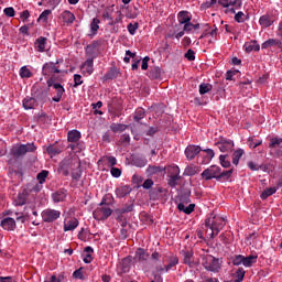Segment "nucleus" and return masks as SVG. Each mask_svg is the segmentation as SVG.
I'll list each match as a JSON object with an SVG mask.
<instances>
[{"mask_svg":"<svg viewBox=\"0 0 282 282\" xmlns=\"http://www.w3.org/2000/svg\"><path fill=\"white\" fill-rule=\"evenodd\" d=\"M80 166V161L74 160L72 158H66L64 159L57 169L58 173H62L64 177H67L69 175V169L70 171L74 169H79Z\"/></svg>","mask_w":282,"mask_h":282,"instance_id":"nucleus-3","label":"nucleus"},{"mask_svg":"<svg viewBox=\"0 0 282 282\" xmlns=\"http://www.w3.org/2000/svg\"><path fill=\"white\" fill-rule=\"evenodd\" d=\"M46 153L50 154L51 158H54L55 155H59V153H63V148L54 143L46 148Z\"/></svg>","mask_w":282,"mask_h":282,"instance_id":"nucleus-18","label":"nucleus"},{"mask_svg":"<svg viewBox=\"0 0 282 282\" xmlns=\"http://www.w3.org/2000/svg\"><path fill=\"white\" fill-rule=\"evenodd\" d=\"M153 184H154L153 180L147 178V180L143 182L142 187H143L145 191H149L150 188L153 187Z\"/></svg>","mask_w":282,"mask_h":282,"instance_id":"nucleus-57","label":"nucleus"},{"mask_svg":"<svg viewBox=\"0 0 282 282\" xmlns=\"http://www.w3.org/2000/svg\"><path fill=\"white\" fill-rule=\"evenodd\" d=\"M252 263H257V256H242V265L246 268H251Z\"/></svg>","mask_w":282,"mask_h":282,"instance_id":"nucleus-33","label":"nucleus"},{"mask_svg":"<svg viewBox=\"0 0 282 282\" xmlns=\"http://www.w3.org/2000/svg\"><path fill=\"white\" fill-rule=\"evenodd\" d=\"M25 217H28V216H25L23 213H15V219H17V221H20L21 224H24Z\"/></svg>","mask_w":282,"mask_h":282,"instance_id":"nucleus-63","label":"nucleus"},{"mask_svg":"<svg viewBox=\"0 0 282 282\" xmlns=\"http://www.w3.org/2000/svg\"><path fill=\"white\" fill-rule=\"evenodd\" d=\"M224 226H226V220L220 216L209 217L204 224V227L207 228L206 232H208L210 239H215V237H217V235H219V232L224 229Z\"/></svg>","mask_w":282,"mask_h":282,"instance_id":"nucleus-2","label":"nucleus"},{"mask_svg":"<svg viewBox=\"0 0 282 282\" xmlns=\"http://www.w3.org/2000/svg\"><path fill=\"white\" fill-rule=\"evenodd\" d=\"M241 263L243 264V256L238 254L232 258L234 265H241Z\"/></svg>","mask_w":282,"mask_h":282,"instance_id":"nucleus-56","label":"nucleus"},{"mask_svg":"<svg viewBox=\"0 0 282 282\" xmlns=\"http://www.w3.org/2000/svg\"><path fill=\"white\" fill-rule=\"evenodd\" d=\"M167 184L171 186V188H175V186H180V180H182V176L180 175V166L173 165L167 167Z\"/></svg>","mask_w":282,"mask_h":282,"instance_id":"nucleus-6","label":"nucleus"},{"mask_svg":"<svg viewBox=\"0 0 282 282\" xmlns=\"http://www.w3.org/2000/svg\"><path fill=\"white\" fill-rule=\"evenodd\" d=\"M213 90V85L203 83L199 85V94L204 96V94H208V91Z\"/></svg>","mask_w":282,"mask_h":282,"instance_id":"nucleus-42","label":"nucleus"},{"mask_svg":"<svg viewBox=\"0 0 282 282\" xmlns=\"http://www.w3.org/2000/svg\"><path fill=\"white\" fill-rule=\"evenodd\" d=\"M203 268L208 272H219L221 270V264H219V259L207 254L203 258Z\"/></svg>","mask_w":282,"mask_h":282,"instance_id":"nucleus-5","label":"nucleus"},{"mask_svg":"<svg viewBox=\"0 0 282 282\" xmlns=\"http://www.w3.org/2000/svg\"><path fill=\"white\" fill-rule=\"evenodd\" d=\"M144 109L142 108H138L134 112V121L135 122H140V120H142L144 118Z\"/></svg>","mask_w":282,"mask_h":282,"instance_id":"nucleus-49","label":"nucleus"},{"mask_svg":"<svg viewBox=\"0 0 282 282\" xmlns=\"http://www.w3.org/2000/svg\"><path fill=\"white\" fill-rule=\"evenodd\" d=\"M204 152L207 154L205 158V162H208L209 160L215 158V151H213L212 149H206L204 150Z\"/></svg>","mask_w":282,"mask_h":282,"instance_id":"nucleus-61","label":"nucleus"},{"mask_svg":"<svg viewBox=\"0 0 282 282\" xmlns=\"http://www.w3.org/2000/svg\"><path fill=\"white\" fill-rule=\"evenodd\" d=\"M216 147L221 153H232L235 151V141L226 138H220Z\"/></svg>","mask_w":282,"mask_h":282,"instance_id":"nucleus-8","label":"nucleus"},{"mask_svg":"<svg viewBox=\"0 0 282 282\" xmlns=\"http://www.w3.org/2000/svg\"><path fill=\"white\" fill-rule=\"evenodd\" d=\"M280 47L281 41L274 40V39H269L264 43H262V50H268V47H274L276 46Z\"/></svg>","mask_w":282,"mask_h":282,"instance_id":"nucleus-31","label":"nucleus"},{"mask_svg":"<svg viewBox=\"0 0 282 282\" xmlns=\"http://www.w3.org/2000/svg\"><path fill=\"white\" fill-rule=\"evenodd\" d=\"M237 279L234 280L235 282H241L243 281V278L246 276V270L243 268H239L236 272Z\"/></svg>","mask_w":282,"mask_h":282,"instance_id":"nucleus-50","label":"nucleus"},{"mask_svg":"<svg viewBox=\"0 0 282 282\" xmlns=\"http://www.w3.org/2000/svg\"><path fill=\"white\" fill-rule=\"evenodd\" d=\"M219 161L224 169H230V156L228 154L220 155Z\"/></svg>","mask_w":282,"mask_h":282,"instance_id":"nucleus-39","label":"nucleus"},{"mask_svg":"<svg viewBox=\"0 0 282 282\" xmlns=\"http://www.w3.org/2000/svg\"><path fill=\"white\" fill-rule=\"evenodd\" d=\"M78 219L73 218L64 224V232H68V230H76L78 228Z\"/></svg>","mask_w":282,"mask_h":282,"instance_id":"nucleus-23","label":"nucleus"},{"mask_svg":"<svg viewBox=\"0 0 282 282\" xmlns=\"http://www.w3.org/2000/svg\"><path fill=\"white\" fill-rule=\"evenodd\" d=\"M46 83L48 87H53L56 91V96L53 97V101L61 102V98H63V94H65V88L63 87V85L55 83L54 76L50 77Z\"/></svg>","mask_w":282,"mask_h":282,"instance_id":"nucleus-9","label":"nucleus"},{"mask_svg":"<svg viewBox=\"0 0 282 282\" xmlns=\"http://www.w3.org/2000/svg\"><path fill=\"white\" fill-rule=\"evenodd\" d=\"M180 259L177 257H171L169 264L165 267L166 272H169V270H171L172 268H175V265H177Z\"/></svg>","mask_w":282,"mask_h":282,"instance_id":"nucleus-44","label":"nucleus"},{"mask_svg":"<svg viewBox=\"0 0 282 282\" xmlns=\"http://www.w3.org/2000/svg\"><path fill=\"white\" fill-rule=\"evenodd\" d=\"M65 197H67L66 189H58L52 194V199L54 204H58L59 202H65Z\"/></svg>","mask_w":282,"mask_h":282,"instance_id":"nucleus-16","label":"nucleus"},{"mask_svg":"<svg viewBox=\"0 0 282 282\" xmlns=\"http://www.w3.org/2000/svg\"><path fill=\"white\" fill-rule=\"evenodd\" d=\"M30 196V193L28 189H23L22 193L18 194L14 203L15 206H25L28 204V197Z\"/></svg>","mask_w":282,"mask_h":282,"instance_id":"nucleus-15","label":"nucleus"},{"mask_svg":"<svg viewBox=\"0 0 282 282\" xmlns=\"http://www.w3.org/2000/svg\"><path fill=\"white\" fill-rule=\"evenodd\" d=\"M3 12H4L6 17H10V18H12V17H14V14H17V12L14 11V8H12V7L6 8L3 10Z\"/></svg>","mask_w":282,"mask_h":282,"instance_id":"nucleus-62","label":"nucleus"},{"mask_svg":"<svg viewBox=\"0 0 282 282\" xmlns=\"http://www.w3.org/2000/svg\"><path fill=\"white\" fill-rule=\"evenodd\" d=\"M0 226L3 230H14L17 228V220H14V218L7 217L1 220Z\"/></svg>","mask_w":282,"mask_h":282,"instance_id":"nucleus-13","label":"nucleus"},{"mask_svg":"<svg viewBox=\"0 0 282 282\" xmlns=\"http://www.w3.org/2000/svg\"><path fill=\"white\" fill-rule=\"evenodd\" d=\"M161 76H162V69L158 66L151 68L149 72V78H151L152 80H158L161 78Z\"/></svg>","mask_w":282,"mask_h":282,"instance_id":"nucleus-27","label":"nucleus"},{"mask_svg":"<svg viewBox=\"0 0 282 282\" xmlns=\"http://www.w3.org/2000/svg\"><path fill=\"white\" fill-rule=\"evenodd\" d=\"M24 109H34L36 107V99L34 97H26L23 99Z\"/></svg>","mask_w":282,"mask_h":282,"instance_id":"nucleus-28","label":"nucleus"},{"mask_svg":"<svg viewBox=\"0 0 282 282\" xmlns=\"http://www.w3.org/2000/svg\"><path fill=\"white\" fill-rule=\"evenodd\" d=\"M177 209L181 213H185V215H191L193 210H195V204H189L187 207L184 205V203H178Z\"/></svg>","mask_w":282,"mask_h":282,"instance_id":"nucleus-25","label":"nucleus"},{"mask_svg":"<svg viewBox=\"0 0 282 282\" xmlns=\"http://www.w3.org/2000/svg\"><path fill=\"white\" fill-rule=\"evenodd\" d=\"M100 23V20L98 18H94L91 23H90V30L93 32V35L98 34V30H100V25H98Z\"/></svg>","mask_w":282,"mask_h":282,"instance_id":"nucleus-40","label":"nucleus"},{"mask_svg":"<svg viewBox=\"0 0 282 282\" xmlns=\"http://www.w3.org/2000/svg\"><path fill=\"white\" fill-rule=\"evenodd\" d=\"M111 131L113 133H122V131H127V124L124 123H112L110 126Z\"/></svg>","mask_w":282,"mask_h":282,"instance_id":"nucleus-34","label":"nucleus"},{"mask_svg":"<svg viewBox=\"0 0 282 282\" xmlns=\"http://www.w3.org/2000/svg\"><path fill=\"white\" fill-rule=\"evenodd\" d=\"M183 263L185 265H188L189 268H193V265H195V261L193 260V251L184 252Z\"/></svg>","mask_w":282,"mask_h":282,"instance_id":"nucleus-24","label":"nucleus"},{"mask_svg":"<svg viewBox=\"0 0 282 282\" xmlns=\"http://www.w3.org/2000/svg\"><path fill=\"white\" fill-rule=\"evenodd\" d=\"M82 69H85V72L89 75L94 74V57H88L83 64Z\"/></svg>","mask_w":282,"mask_h":282,"instance_id":"nucleus-21","label":"nucleus"},{"mask_svg":"<svg viewBox=\"0 0 282 282\" xmlns=\"http://www.w3.org/2000/svg\"><path fill=\"white\" fill-rule=\"evenodd\" d=\"M121 215L124 213H133V204H126L122 208L118 209Z\"/></svg>","mask_w":282,"mask_h":282,"instance_id":"nucleus-52","label":"nucleus"},{"mask_svg":"<svg viewBox=\"0 0 282 282\" xmlns=\"http://www.w3.org/2000/svg\"><path fill=\"white\" fill-rule=\"evenodd\" d=\"M197 173V166L189 165L185 169L183 175H187L188 177H192L193 175H196Z\"/></svg>","mask_w":282,"mask_h":282,"instance_id":"nucleus-48","label":"nucleus"},{"mask_svg":"<svg viewBox=\"0 0 282 282\" xmlns=\"http://www.w3.org/2000/svg\"><path fill=\"white\" fill-rule=\"evenodd\" d=\"M200 152H202V148L199 145H188L185 149V155H186L187 160H195V158Z\"/></svg>","mask_w":282,"mask_h":282,"instance_id":"nucleus-12","label":"nucleus"},{"mask_svg":"<svg viewBox=\"0 0 282 282\" xmlns=\"http://www.w3.org/2000/svg\"><path fill=\"white\" fill-rule=\"evenodd\" d=\"M242 155H243V149H238L234 152L232 164H235V166L239 164V160H241Z\"/></svg>","mask_w":282,"mask_h":282,"instance_id":"nucleus-37","label":"nucleus"},{"mask_svg":"<svg viewBox=\"0 0 282 282\" xmlns=\"http://www.w3.org/2000/svg\"><path fill=\"white\" fill-rule=\"evenodd\" d=\"M274 193H276V187H269L261 193L260 197L261 199H268V197L274 195Z\"/></svg>","mask_w":282,"mask_h":282,"instance_id":"nucleus-41","label":"nucleus"},{"mask_svg":"<svg viewBox=\"0 0 282 282\" xmlns=\"http://www.w3.org/2000/svg\"><path fill=\"white\" fill-rule=\"evenodd\" d=\"M245 47L248 54H250V52H259V50H261V46L257 44V41L245 44Z\"/></svg>","mask_w":282,"mask_h":282,"instance_id":"nucleus-32","label":"nucleus"},{"mask_svg":"<svg viewBox=\"0 0 282 282\" xmlns=\"http://www.w3.org/2000/svg\"><path fill=\"white\" fill-rule=\"evenodd\" d=\"M191 13L188 11H181L177 14V21L180 25H185L186 23H189L192 21Z\"/></svg>","mask_w":282,"mask_h":282,"instance_id":"nucleus-17","label":"nucleus"},{"mask_svg":"<svg viewBox=\"0 0 282 282\" xmlns=\"http://www.w3.org/2000/svg\"><path fill=\"white\" fill-rule=\"evenodd\" d=\"M34 151H36V145H34V143L13 145L11 149V155L19 159L23 158L25 153H34Z\"/></svg>","mask_w":282,"mask_h":282,"instance_id":"nucleus-4","label":"nucleus"},{"mask_svg":"<svg viewBox=\"0 0 282 282\" xmlns=\"http://www.w3.org/2000/svg\"><path fill=\"white\" fill-rule=\"evenodd\" d=\"M272 23H274V21L272 20V18H270V15H262L260 18V25H262V28H270Z\"/></svg>","mask_w":282,"mask_h":282,"instance_id":"nucleus-36","label":"nucleus"},{"mask_svg":"<svg viewBox=\"0 0 282 282\" xmlns=\"http://www.w3.org/2000/svg\"><path fill=\"white\" fill-rule=\"evenodd\" d=\"M41 217L44 224H54V221L61 219V210L46 208L41 213Z\"/></svg>","mask_w":282,"mask_h":282,"instance_id":"nucleus-7","label":"nucleus"},{"mask_svg":"<svg viewBox=\"0 0 282 282\" xmlns=\"http://www.w3.org/2000/svg\"><path fill=\"white\" fill-rule=\"evenodd\" d=\"M45 45H47V37L41 36L35 41L37 52H45Z\"/></svg>","mask_w":282,"mask_h":282,"instance_id":"nucleus-26","label":"nucleus"},{"mask_svg":"<svg viewBox=\"0 0 282 282\" xmlns=\"http://www.w3.org/2000/svg\"><path fill=\"white\" fill-rule=\"evenodd\" d=\"M132 163L134 164V166H138L139 169H142V166H147V159H133Z\"/></svg>","mask_w":282,"mask_h":282,"instance_id":"nucleus-51","label":"nucleus"},{"mask_svg":"<svg viewBox=\"0 0 282 282\" xmlns=\"http://www.w3.org/2000/svg\"><path fill=\"white\" fill-rule=\"evenodd\" d=\"M269 149H282V138H272L270 140Z\"/></svg>","mask_w":282,"mask_h":282,"instance_id":"nucleus-35","label":"nucleus"},{"mask_svg":"<svg viewBox=\"0 0 282 282\" xmlns=\"http://www.w3.org/2000/svg\"><path fill=\"white\" fill-rule=\"evenodd\" d=\"M113 210L109 208L108 206L99 207L97 208L93 215L95 219H98L99 221H104V219H108V217H111Z\"/></svg>","mask_w":282,"mask_h":282,"instance_id":"nucleus-10","label":"nucleus"},{"mask_svg":"<svg viewBox=\"0 0 282 282\" xmlns=\"http://www.w3.org/2000/svg\"><path fill=\"white\" fill-rule=\"evenodd\" d=\"M20 76L21 78H32V72L30 70V68H28V66H23L20 69Z\"/></svg>","mask_w":282,"mask_h":282,"instance_id":"nucleus-46","label":"nucleus"},{"mask_svg":"<svg viewBox=\"0 0 282 282\" xmlns=\"http://www.w3.org/2000/svg\"><path fill=\"white\" fill-rule=\"evenodd\" d=\"M83 176V170L79 167H73L72 177L75 182H78L80 177Z\"/></svg>","mask_w":282,"mask_h":282,"instance_id":"nucleus-43","label":"nucleus"},{"mask_svg":"<svg viewBox=\"0 0 282 282\" xmlns=\"http://www.w3.org/2000/svg\"><path fill=\"white\" fill-rule=\"evenodd\" d=\"M180 202V204H191V194L181 195Z\"/></svg>","mask_w":282,"mask_h":282,"instance_id":"nucleus-60","label":"nucleus"},{"mask_svg":"<svg viewBox=\"0 0 282 282\" xmlns=\"http://www.w3.org/2000/svg\"><path fill=\"white\" fill-rule=\"evenodd\" d=\"M42 74L44 76H52V74H61V69L56 67V64L54 62L45 63L42 68Z\"/></svg>","mask_w":282,"mask_h":282,"instance_id":"nucleus-11","label":"nucleus"},{"mask_svg":"<svg viewBox=\"0 0 282 282\" xmlns=\"http://www.w3.org/2000/svg\"><path fill=\"white\" fill-rule=\"evenodd\" d=\"M129 193H131V187L129 185L120 186L116 189V195L120 199H122V197H127Z\"/></svg>","mask_w":282,"mask_h":282,"instance_id":"nucleus-20","label":"nucleus"},{"mask_svg":"<svg viewBox=\"0 0 282 282\" xmlns=\"http://www.w3.org/2000/svg\"><path fill=\"white\" fill-rule=\"evenodd\" d=\"M98 45H100V43H98L97 41H94L91 44L86 46V56H88V58H96V48L98 47Z\"/></svg>","mask_w":282,"mask_h":282,"instance_id":"nucleus-19","label":"nucleus"},{"mask_svg":"<svg viewBox=\"0 0 282 282\" xmlns=\"http://www.w3.org/2000/svg\"><path fill=\"white\" fill-rule=\"evenodd\" d=\"M50 14H52V10H50V9L44 10V11L40 14L37 21H44V22L47 21V18L50 17Z\"/></svg>","mask_w":282,"mask_h":282,"instance_id":"nucleus-55","label":"nucleus"},{"mask_svg":"<svg viewBox=\"0 0 282 282\" xmlns=\"http://www.w3.org/2000/svg\"><path fill=\"white\" fill-rule=\"evenodd\" d=\"M47 175H50V172L46 170H43L37 174L36 180L39 181L40 184H45V180H47Z\"/></svg>","mask_w":282,"mask_h":282,"instance_id":"nucleus-45","label":"nucleus"},{"mask_svg":"<svg viewBox=\"0 0 282 282\" xmlns=\"http://www.w3.org/2000/svg\"><path fill=\"white\" fill-rule=\"evenodd\" d=\"M67 140L68 142H78V140H80V131L78 130L68 131Z\"/></svg>","mask_w":282,"mask_h":282,"instance_id":"nucleus-29","label":"nucleus"},{"mask_svg":"<svg viewBox=\"0 0 282 282\" xmlns=\"http://www.w3.org/2000/svg\"><path fill=\"white\" fill-rule=\"evenodd\" d=\"M164 171H166V167L158 165H150L147 169L148 175H158L159 173H164Z\"/></svg>","mask_w":282,"mask_h":282,"instance_id":"nucleus-22","label":"nucleus"},{"mask_svg":"<svg viewBox=\"0 0 282 282\" xmlns=\"http://www.w3.org/2000/svg\"><path fill=\"white\" fill-rule=\"evenodd\" d=\"M110 113L112 118H120V116H122V106H119L118 108L111 107Z\"/></svg>","mask_w":282,"mask_h":282,"instance_id":"nucleus-47","label":"nucleus"},{"mask_svg":"<svg viewBox=\"0 0 282 282\" xmlns=\"http://www.w3.org/2000/svg\"><path fill=\"white\" fill-rule=\"evenodd\" d=\"M235 21H237V23H243V21H246V14L241 11L236 13Z\"/></svg>","mask_w":282,"mask_h":282,"instance_id":"nucleus-58","label":"nucleus"},{"mask_svg":"<svg viewBox=\"0 0 282 282\" xmlns=\"http://www.w3.org/2000/svg\"><path fill=\"white\" fill-rule=\"evenodd\" d=\"M185 58H187L189 62L195 61V51H193V48H189L186 53H185Z\"/></svg>","mask_w":282,"mask_h":282,"instance_id":"nucleus-59","label":"nucleus"},{"mask_svg":"<svg viewBox=\"0 0 282 282\" xmlns=\"http://www.w3.org/2000/svg\"><path fill=\"white\" fill-rule=\"evenodd\" d=\"M138 28H140V24H138V22L134 23H129L128 24V32L133 35L135 34V31L138 30Z\"/></svg>","mask_w":282,"mask_h":282,"instance_id":"nucleus-53","label":"nucleus"},{"mask_svg":"<svg viewBox=\"0 0 282 282\" xmlns=\"http://www.w3.org/2000/svg\"><path fill=\"white\" fill-rule=\"evenodd\" d=\"M183 30L178 33L175 34V37L174 35H167L169 39H177L178 41L182 39V36H184V34H191V32H193V23L191 22H187L185 24H183Z\"/></svg>","mask_w":282,"mask_h":282,"instance_id":"nucleus-14","label":"nucleus"},{"mask_svg":"<svg viewBox=\"0 0 282 282\" xmlns=\"http://www.w3.org/2000/svg\"><path fill=\"white\" fill-rule=\"evenodd\" d=\"M62 18L64 23H74V21H76V15L68 10L62 13Z\"/></svg>","mask_w":282,"mask_h":282,"instance_id":"nucleus-30","label":"nucleus"},{"mask_svg":"<svg viewBox=\"0 0 282 282\" xmlns=\"http://www.w3.org/2000/svg\"><path fill=\"white\" fill-rule=\"evenodd\" d=\"M82 78L83 77L79 74L74 75V83H75L74 87H78L83 83Z\"/></svg>","mask_w":282,"mask_h":282,"instance_id":"nucleus-64","label":"nucleus"},{"mask_svg":"<svg viewBox=\"0 0 282 282\" xmlns=\"http://www.w3.org/2000/svg\"><path fill=\"white\" fill-rule=\"evenodd\" d=\"M234 170L221 171V167L212 165L202 173V177L206 181L217 180L218 182H226L232 177Z\"/></svg>","mask_w":282,"mask_h":282,"instance_id":"nucleus-1","label":"nucleus"},{"mask_svg":"<svg viewBox=\"0 0 282 282\" xmlns=\"http://www.w3.org/2000/svg\"><path fill=\"white\" fill-rule=\"evenodd\" d=\"M73 279H80V281H85V275L83 274V268H79L76 271H74Z\"/></svg>","mask_w":282,"mask_h":282,"instance_id":"nucleus-54","label":"nucleus"},{"mask_svg":"<svg viewBox=\"0 0 282 282\" xmlns=\"http://www.w3.org/2000/svg\"><path fill=\"white\" fill-rule=\"evenodd\" d=\"M135 257L139 261H147L149 259V253L142 248H139L135 252Z\"/></svg>","mask_w":282,"mask_h":282,"instance_id":"nucleus-38","label":"nucleus"}]
</instances>
